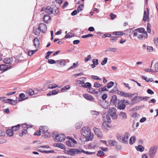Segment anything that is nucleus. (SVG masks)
<instances>
[{"instance_id": "680f3d73", "label": "nucleus", "mask_w": 158, "mask_h": 158, "mask_svg": "<svg viewBox=\"0 0 158 158\" xmlns=\"http://www.w3.org/2000/svg\"><path fill=\"white\" fill-rule=\"evenodd\" d=\"M91 58L90 55H88L86 57L85 59V61L86 62H87L89 60H90Z\"/></svg>"}, {"instance_id": "a18cd8bd", "label": "nucleus", "mask_w": 158, "mask_h": 158, "mask_svg": "<svg viewBox=\"0 0 158 158\" xmlns=\"http://www.w3.org/2000/svg\"><path fill=\"white\" fill-rule=\"evenodd\" d=\"M114 83L113 82L111 81L109 83H108L107 85V87L108 88H111L112 86L113 85Z\"/></svg>"}, {"instance_id": "20e7f679", "label": "nucleus", "mask_w": 158, "mask_h": 158, "mask_svg": "<svg viewBox=\"0 0 158 158\" xmlns=\"http://www.w3.org/2000/svg\"><path fill=\"white\" fill-rule=\"evenodd\" d=\"M67 139H68L66 141V144L69 147H75L77 143V141L73 138L69 136L67 137Z\"/></svg>"}, {"instance_id": "5fc2aeb1", "label": "nucleus", "mask_w": 158, "mask_h": 158, "mask_svg": "<svg viewBox=\"0 0 158 158\" xmlns=\"http://www.w3.org/2000/svg\"><path fill=\"white\" fill-rule=\"evenodd\" d=\"M123 94L122 96L124 97H129L131 96V95L130 94L125 93V92H123Z\"/></svg>"}, {"instance_id": "774afa93", "label": "nucleus", "mask_w": 158, "mask_h": 158, "mask_svg": "<svg viewBox=\"0 0 158 158\" xmlns=\"http://www.w3.org/2000/svg\"><path fill=\"white\" fill-rule=\"evenodd\" d=\"M154 41L155 44L156 45L158 46V38H154Z\"/></svg>"}, {"instance_id": "cd10ccee", "label": "nucleus", "mask_w": 158, "mask_h": 158, "mask_svg": "<svg viewBox=\"0 0 158 158\" xmlns=\"http://www.w3.org/2000/svg\"><path fill=\"white\" fill-rule=\"evenodd\" d=\"M22 126L23 128V129L26 130L27 131V129H28V128L32 127V126L27 124L26 123L22 124Z\"/></svg>"}, {"instance_id": "13d9d810", "label": "nucleus", "mask_w": 158, "mask_h": 158, "mask_svg": "<svg viewBox=\"0 0 158 158\" xmlns=\"http://www.w3.org/2000/svg\"><path fill=\"white\" fill-rule=\"evenodd\" d=\"M151 25L149 23H148L147 25V31L148 32L150 33L151 31L150 29Z\"/></svg>"}, {"instance_id": "aec40b11", "label": "nucleus", "mask_w": 158, "mask_h": 158, "mask_svg": "<svg viewBox=\"0 0 158 158\" xmlns=\"http://www.w3.org/2000/svg\"><path fill=\"white\" fill-rule=\"evenodd\" d=\"M53 145L54 147H57L62 149H64L65 148V145L61 143H55Z\"/></svg>"}, {"instance_id": "9b49d317", "label": "nucleus", "mask_w": 158, "mask_h": 158, "mask_svg": "<svg viewBox=\"0 0 158 158\" xmlns=\"http://www.w3.org/2000/svg\"><path fill=\"white\" fill-rule=\"evenodd\" d=\"M45 12L47 14L50 15L54 13V9L51 7L48 6L44 10Z\"/></svg>"}, {"instance_id": "49530a36", "label": "nucleus", "mask_w": 158, "mask_h": 158, "mask_svg": "<svg viewBox=\"0 0 158 158\" xmlns=\"http://www.w3.org/2000/svg\"><path fill=\"white\" fill-rule=\"evenodd\" d=\"M92 78L93 79L96 80H101V79L99 77L97 76L92 75Z\"/></svg>"}, {"instance_id": "c03bdc74", "label": "nucleus", "mask_w": 158, "mask_h": 158, "mask_svg": "<svg viewBox=\"0 0 158 158\" xmlns=\"http://www.w3.org/2000/svg\"><path fill=\"white\" fill-rule=\"evenodd\" d=\"M93 36V35L92 34H89L87 35H82L81 36V38H86L89 37H92Z\"/></svg>"}, {"instance_id": "a19ab883", "label": "nucleus", "mask_w": 158, "mask_h": 158, "mask_svg": "<svg viewBox=\"0 0 158 158\" xmlns=\"http://www.w3.org/2000/svg\"><path fill=\"white\" fill-rule=\"evenodd\" d=\"M14 102L15 103V101L13 100L12 99H4V102L5 103H9V102Z\"/></svg>"}, {"instance_id": "c85d7f7f", "label": "nucleus", "mask_w": 158, "mask_h": 158, "mask_svg": "<svg viewBox=\"0 0 158 158\" xmlns=\"http://www.w3.org/2000/svg\"><path fill=\"white\" fill-rule=\"evenodd\" d=\"M19 97L20 98H19L18 101H21L23 100H24L26 98H25V95L23 94V93H21L19 94Z\"/></svg>"}, {"instance_id": "e2e57ef3", "label": "nucleus", "mask_w": 158, "mask_h": 158, "mask_svg": "<svg viewBox=\"0 0 158 158\" xmlns=\"http://www.w3.org/2000/svg\"><path fill=\"white\" fill-rule=\"evenodd\" d=\"M48 62L50 64H53L56 63V61L55 60L51 59H49Z\"/></svg>"}, {"instance_id": "ea45409f", "label": "nucleus", "mask_w": 158, "mask_h": 158, "mask_svg": "<svg viewBox=\"0 0 158 158\" xmlns=\"http://www.w3.org/2000/svg\"><path fill=\"white\" fill-rule=\"evenodd\" d=\"M70 88V86L69 85H67L66 86H64V88L61 89V92H64L66 90L69 89Z\"/></svg>"}, {"instance_id": "bf43d9fd", "label": "nucleus", "mask_w": 158, "mask_h": 158, "mask_svg": "<svg viewBox=\"0 0 158 158\" xmlns=\"http://www.w3.org/2000/svg\"><path fill=\"white\" fill-rule=\"evenodd\" d=\"M52 53V52L49 51L46 53V56H45V58L46 59H48L49 58V56L50 54Z\"/></svg>"}, {"instance_id": "8fccbe9b", "label": "nucleus", "mask_w": 158, "mask_h": 158, "mask_svg": "<svg viewBox=\"0 0 158 158\" xmlns=\"http://www.w3.org/2000/svg\"><path fill=\"white\" fill-rule=\"evenodd\" d=\"M27 133V131L26 130L23 129L22 132L19 133V135L20 136H23L24 135L26 134Z\"/></svg>"}, {"instance_id": "f03ea898", "label": "nucleus", "mask_w": 158, "mask_h": 158, "mask_svg": "<svg viewBox=\"0 0 158 158\" xmlns=\"http://www.w3.org/2000/svg\"><path fill=\"white\" fill-rule=\"evenodd\" d=\"M81 132L82 135L86 137L87 140H90L93 139V135L91 133L89 127H83Z\"/></svg>"}, {"instance_id": "39448f33", "label": "nucleus", "mask_w": 158, "mask_h": 158, "mask_svg": "<svg viewBox=\"0 0 158 158\" xmlns=\"http://www.w3.org/2000/svg\"><path fill=\"white\" fill-rule=\"evenodd\" d=\"M158 148L157 146H155L150 148L148 152V155L151 158L154 157Z\"/></svg>"}, {"instance_id": "4468645a", "label": "nucleus", "mask_w": 158, "mask_h": 158, "mask_svg": "<svg viewBox=\"0 0 158 158\" xmlns=\"http://www.w3.org/2000/svg\"><path fill=\"white\" fill-rule=\"evenodd\" d=\"M11 66L8 67L5 64H2L0 65V70L2 71V73L7 71L11 68Z\"/></svg>"}, {"instance_id": "6ab92c4d", "label": "nucleus", "mask_w": 158, "mask_h": 158, "mask_svg": "<svg viewBox=\"0 0 158 158\" xmlns=\"http://www.w3.org/2000/svg\"><path fill=\"white\" fill-rule=\"evenodd\" d=\"M40 44L39 40L37 38H35L33 40V44L35 48L38 49L39 47Z\"/></svg>"}, {"instance_id": "4c0bfd02", "label": "nucleus", "mask_w": 158, "mask_h": 158, "mask_svg": "<svg viewBox=\"0 0 158 158\" xmlns=\"http://www.w3.org/2000/svg\"><path fill=\"white\" fill-rule=\"evenodd\" d=\"M91 85L89 82L84 83L83 87L85 88H90L91 87Z\"/></svg>"}, {"instance_id": "a211bd4d", "label": "nucleus", "mask_w": 158, "mask_h": 158, "mask_svg": "<svg viewBox=\"0 0 158 158\" xmlns=\"http://www.w3.org/2000/svg\"><path fill=\"white\" fill-rule=\"evenodd\" d=\"M99 146V144L97 142H93L90 143L88 146L89 148H94Z\"/></svg>"}, {"instance_id": "4d7b16f0", "label": "nucleus", "mask_w": 158, "mask_h": 158, "mask_svg": "<svg viewBox=\"0 0 158 158\" xmlns=\"http://www.w3.org/2000/svg\"><path fill=\"white\" fill-rule=\"evenodd\" d=\"M73 36V35L72 33H69L65 36V38H70Z\"/></svg>"}, {"instance_id": "b1692460", "label": "nucleus", "mask_w": 158, "mask_h": 158, "mask_svg": "<svg viewBox=\"0 0 158 158\" xmlns=\"http://www.w3.org/2000/svg\"><path fill=\"white\" fill-rule=\"evenodd\" d=\"M6 134L9 136H12L14 135L13 131L11 129L7 130L6 131Z\"/></svg>"}, {"instance_id": "ddd939ff", "label": "nucleus", "mask_w": 158, "mask_h": 158, "mask_svg": "<svg viewBox=\"0 0 158 158\" xmlns=\"http://www.w3.org/2000/svg\"><path fill=\"white\" fill-rule=\"evenodd\" d=\"M40 31L43 32H45L47 30V27L46 25L44 23H41L39 25L38 27Z\"/></svg>"}, {"instance_id": "473e14b6", "label": "nucleus", "mask_w": 158, "mask_h": 158, "mask_svg": "<svg viewBox=\"0 0 158 158\" xmlns=\"http://www.w3.org/2000/svg\"><path fill=\"white\" fill-rule=\"evenodd\" d=\"M38 151L42 153H52L54 152L53 151L51 150V151H42L41 149H40V148H39V147H38Z\"/></svg>"}, {"instance_id": "bb28decb", "label": "nucleus", "mask_w": 158, "mask_h": 158, "mask_svg": "<svg viewBox=\"0 0 158 158\" xmlns=\"http://www.w3.org/2000/svg\"><path fill=\"white\" fill-rule=\"evenodd\" d=\"M153 73H156L158 72V63L155 64L153 66L152 69Z\"/></svg>"}, {"instance_id": "6e6d98bb", "label": "nucleus", "mask_w": 158, "mask_h": 158, "mask_svg": "<svg viewBox=\"0 0 158 158\" xmlns=\"http://www.w3.org/2000/svg\"><path fill=\"white\" fill-rule=\"evenodd\" d=\"M92 62L95 65H98V59H94L92 60Z\"/></svg>"}, {"instance_id": "338daca9", "label": "nucleus", "mask_w": 158, "mask_h": 158, "mask_svg": "<svg viewBox=\"0 0 158 158\" xmlns=\"http://www.w3.org/2000/svg\"><path fill=\"white\" fill-rule=\"evenodd\" d=\"M107 89L105 87H104L103 88H101L99 89V90L100 91H106L107 90Z\"/></svg>"}, {"instance_id": "6e6552de", "label": "nucleus", "mask_w": 158, "mask_h": 158, "mask_svg": "<svg viewBox=\"0 0 158 158\" xmlns=\"http://www.w3.org/2000/svg\"><path fill=\"white\" fill-rule=\"evenodd\" d=\"M117 97L115 95H113L110 100V103L111 105H114L116 106L119 104V100L117 99Z\"/></svg>"}, {"instance_id": "2eb2a0df", "label": "nucleus", "mask_w": 158, "mask_h": 158, "mask_svg": "<svg viewBox=\"0 0 158 158\" xmlns=\"http://www.w3.org/2000/svg\"><path fill=\"white\" fill-rule=\"evenodd\" d=\"M69 155L71 156H74L75 154L78 153L80 151L77 149H69Z\"/></svg>"}, {"instance_id": "c756f323", "label": "nucleus", "mask_w": 158, "mask_h": 158, "mask_svg": "<svg viewBox=\"0 0 158 158\" xmlns=\"http://www.w3.org/2000/svg\"><path fill=\"white\" fill-rule=\"evenodd\" d=\"M109 144L111 146H115L117 145V142L114 140H110L108 141Z\"/></svg>"}, {"instance_id": "5701e85b", "label": "nucleus", "mask_w": 158, "mask_h": 158, "mask_svg": "<svg viewBox=\"0 0 158 158\" xmlns=\"http://www.w3.org/2000/svg\"><path fill=\"white\" fill-rule=\"evenodd\" d=\"M44 21L46 23H48L50 20V17L48 14L44 15L43 17Z\"/></svg>"}, {"instance_id": "864d4df0", "label": "nucleus", "mask_w": 158, "mask_h": 158, "mask_svg": "<svg viewBox=\"0 0 158 158\" xmlns=\"http://www.w3.org/2000/svg\"><path fill=\"white\" fill-rule=\"evenodd\" d=\"M83 9V5H80L78 7L77 10L78 12L81 11Z\"/></svg>"}, {"instance_id": "f704fd0d", "label": "nucleus", "mask_w": 158, "mask_h": 158, "mask_svg": "<svg viewBox=\"0 0 158 158\" xmlns=\"http://www.w3.org/2000/svg\"><path fill=\"white\" fill-rule=\"evenodd\" d=\"M57 87H58V86L55 84H50L48 86V88L49 89H53Z\"/></svg>"}, {"instance_id": "a878e982", "label": "nucleus", "mask_w": 158, "mask_h": 158, "mask_svg": "<svg viewBox=\"0 0 158 158\" xmlns=\"http://www.w3.org/2000/svg\"><path fill=\"white\" fill-rule=\"evenodd\" d=\"M12 61V58H6L4 60V62L6 64H9Z\"/></svg>"}, {"instance_id": "7ed1b4c3", "label": "nucleus", "mask_w": 158, "mask_h": 158, "mask_svg": "<svg viewBox=\"0 0 158 158\" xmlns=\"http://www.w3.org/2000/svg\"><path fill=\"white\" fill-rule=\"evenodd\" d=\"M130 134L127 132H126L124 135L118 134L117 136L118 140L121 142L127 143L128 142V139L130 136Z\"/></svg>"}, {"instance_id": "603ef678", "label": "nucleus", "mask_w": 158, "mask_h": 158, "mask_svg": "<svg viewBox=\"0 0 158 158\" xmlns=\"http://www.w3.org/2000/svg\"><path fill=\"white\" fill-rule=\"evenodd\" d=\"M82 152L88 155H93L95 154L94 152H89L88 151H85L84 150H82Z\"/></svg>"}, {"instance_id": "393cba45", "label": "nucleus", "mask_w": 158, "mask_h": 158, "mask_svg": "<svg viewBox=\"0 0 158 158\" xmlns=\"http://www.w3.org/2000/svg\"><path fill=\"white\" fill-rule=\"evenodd\" d=\"M101 105L102 107L105 109L107 108L109 106V104L106 101H103V102Z\"/></svg>"}, {"instance_id": "423d86ee", "label": "nucleus", "mask_w": 158, "mask_h": 158, "mask_svg": "<svg viewBox=\"0 0 158 158\" xmlns=\"http://www.w3.org/2000/svg\"><path fill=\"white\" fill-rule=\"evenodd\" d=\"M116 110L115 108H111L108 111L109 115L113 119H117L118 116L116 114Z\"/></svg>"}, {"instance_id": "7c9ffc66", "label": "nucleus", "mask_w": 158, "mask_h": 158, "mask_svg": "<svg viewBox=\"0 0 158 158\" xmlns=\"http://www.w3.org/2000/svg\"><path fill=\"white\" fill-rule=\"evenodd\" d=\"M20 126L19 124H18L15 126L12 127V129L13 131H18L19 129Z\"/></svg>"}, {"instance_id": "f3484780", "label": "nucleus", "mask_w": 158, "mask_h": 158, "mask_svg": "<svg viewBox=\"0 0 158 158\" xmlns=\"http://www.w3.org/2000/svg\"><path fill=\"white\" fill-rule=\"evenodd\" d=\"M94 130L98 137L101 138L102 137V134L100 131V130L98 128L95 127L94 128Z\"/></svg>"}, {"instance_id": "f257e3e1", "label": "nucleus", "mask_w": 158, "mask_h": 158, "mask_svg": "<svg viewBox=\"0 0 158 158\" xmlns=\"http://www.w3.org/2000/svg\"><path fill=\"white\" fill-rule=\"evenodd\" d=\"M134 37L139 40L145 39L148 37V34L143 28H139L135 30L133 32Z\"/></svg>"}, {"instance_id": "412c9836", "label": "nucleus", "mask_w": 158, "mask_h": 158, "mask_svg": "<svg viewBox=\"0 0 158 158\" xmlns=\"http://www.w3.org/2000/svg\"><path fill=\"white\" fill-rule=\"evenodd\" d=\"M40 130L41 133H45L48 131V128L46 126H41L40 128Z\"/></svg>"}, {"instance_id": "37998d69", "label": "nucleus", "mask_w": 158, "mask_h": 158, "mask_svg": "<svg viewBox=\"0 0 158 158\" xmlns=\"http://www.w3.org/2000/svg\"><path fill=\"white\" fill-rule=\"evenodd\" d=\"M104 154L105 153L103 151L100 150L99 151L97 154V156H103Z\"/></svg>"}, {"instance_id": "dca6fc26", "label": "nucleus", "mask_w": 158, "mask_h": 158, "mask_svg": "<svg viewBox=\"0 0 158 158\" xmlns=\"http://www.w3.org/2000/svg\"><path fill=\"white\" fill-rule=\"evenodd\" d=\"M83 97L88 100L94 101V98L91 95L88 94H85L83 95Z\"/></svg>"}, {"instance_id": "de8ad7c7", "label": "nucleus", "mask_w": 158, "mask_h": 158, "mask_svg": "<svg viewBox=\"0 0 158 158\" xmlns=\"http://www.w3.org/2000/svg\"><path fill=\"white\" fill-rule=\"evenodd\" d=\"M107 58L106 57L104 58V60L101 62V64L103 65H105L107 62Z\"/></svg>"}, {"instance_id": "052dcab7", "label": "nucleus", "mask_w": 158, "mask_h": 158, "mask_svg": "<svg viewBox=\"0 0 158 158\" xmlns=\"http://www.w3.org/2000/svg\"><path fill=\"white\" fill-rule=\"evenodd\" d=\"M94 86L96 88H99L101 86V85L97 82H95L94 84Z\"/></svg>"}, {"instance_id": "f8f14e48", "label": "nucleus", "mask_w": 158, "mask_h": 158, "mask_svg": "<svg viewBox=\"0 0 158 158\" xmlns=\"http://www.w3.org/2000/svg\"><path fill=\"white\" fill-rule=\"evenodd\" d=\"M109 123L106 121H105L102 123V127L105 130H108V129L110 128V127L109 124Z\"/></svg>"}, {"instance_id": "69168bd1", "label": "nucleus", "mask_w": 158, "mask_h": 158, "mask_svg": "<svg viewBox=\"0 0 158 158\" xmlns=\"http://www.w3.org/2000/svg\"><path fill=\"white\" fill-rule=\"evenodd\" d=\"M144 70L145 72H153V71L152 69H150L148 68H145L144 69Z\"/></svg>"}, {"instance_id": "09e8293b", "label": "nucleus", "mask_w": 158, "mask_h": 158, "mask_svg": "<svg viewBox=\"0 0 158 158\" xmlns=\"http://www.w3.org/2000/svg\"><path fill=\"white\" fill-rule=\"evenodd\" d=\"M126 107L125 105L124 104H123L122 103L119 105L118 106V107L121 110H123Z\"/></svg>"}, {"instance_id": "3c124183", "label": "nucleus", "mask_w": 158, "mask_h": 158, "mask_svg": "<svg viewBox=\"0 0 158 158\" xmlns=\"http://www.w3.org/2000/svg\"><path fill=\"white\" fill-rule=\"evenodd\" d=\"M131 115L132 117L134 118L137 117V116L138 115L135 112H133L131 114Z\"/></svg>"}, {"instance_id": "58836bf2", "label": "nucleus", "mask_w": 158, "mask_h": 158, "mask_svg": "<svg viewBox=\"0 0 158 158\" xmlns=\"http://www.w3.org/2000/svg\"><path fill=\"white\" fill-rule=\"evenodd\" d=\"M113 34L118 36H120L123 35V33L121 31H114L113 32Z\"/></svg>"}, {"instance_id": "9d476101", "label": "nucleus", "mask_w": 158, "mask_h": 158, "mask_svg": "<svg viewBox=\"0 0 158 158\" xmlns=\"http://www.w3.org/2000/svg\"><path fill=\"white\" fill-rule=\"evenodd\" d=\"M147 11L145 10L144 12V15L143 16V20L144 21H148L149 20V10L148 8H147Z\"/></svg>"}, {"instance_id": "79ce46f5", "label": "nucleus", "mask_w": 158, "mask_h": 158, "mask_svg": "<svg viewBox=\"0 0 158 158\" xmlns=\"http://www.w3.org/2000/svg\"><path fill=\"white\" fill-rule=\"evenodd\" d=\"M38 50V49H36V50H31L28 51V55L31 56L35 52H36Z\"/></svg>"}, {"instance_id": "2f4dec72", "label": "nucleus", "mask_w": 158, "mask_h": 158, "mask_svg": "<svg viewBox=\"0 0 158 158\" xmlns=\"http://www.w3.org/2000/svg\"><path fill=\"white\" fill-rule=\"evenodd\" d=\"M137 102V96H135L133 97L131 100V104H133Z\"/></svg>"}, {"instance_id": "72a5a7b5", "label": "nucleus", "mask_w": 158, "mask_h": 158, "mask_svg": "<svg viewBox=\"0 0 158 158\" xmlns=\"http://www.w3.org/2000/svg\"><path fill=\"white\" fill-rule=\"evenodd\" d=\"M135 148L137 150L139 151L140 152H143L144 150V147L142 145H139L138 146H136Z\"/></svg>"}, {"instance_id": "4be33fe9", "label": "nucleus", "mask_w": 158, "mask_h": 158, "mask_svg": "<svg viewBox=\"0 0 158 158\" xmlns=\"http://www.w3.org/2000/svg\"><path fill=\"white\" fill-rule=\"evenodd\" d=\"M119 117L123 120H125L127 118V115L125 112H121L119 114Z\"/></svg>"}, {"instance_id": "c9c22d12", "label": "nucleus", "mask_w": 158, "mask_h": 158, "mask_svg": "<svg viewBox=\"0 0 158 158\" xmlns=\"http://www.w3.org/2000/svg\"><path fill=\"white\" fill-rule=\"evenodd\" d=\"M135 137L134 136H132L131 137L130 139L129 143L131 144H133L135 141Z\"/></svg>"}, {"instance_id": "1a4fd4ad", "label": "nucleus", "mask_w": 158, "mask_h": 158, "mask_svg": "<svg viewBox=\"0 0 158 158\" xmlns=\"http://www.w3.org/2000/svg\"><path fill=\"white\" fill-rule=\"evenodd\" d=\"M80 79V80L76 81V83L79 86L83 87L85 82L86 81V78L82 77Z\"/></svg>"}, {"instance_id": "e433bc0d", "label": "nucleus", "mask_w": 158, "mask_h": 158, "mask_svg": "<svg viewBox=\"0 0 158 158\" xmlns=\"http://www.w3.org/2000/svg\"><path fill=\"white\" fill-rule=\"evenodd\" d=\"M33 31H34V34L35 35H39L41 31H40V29L38 28H37H37L34 29L33 30Z\"/></svg>"}, {"instance_id": "0e129e2a", "label": "nucleus", "mask_w": 158, "mask_h": 158, "mask_svg": "<svg viewBox=\"0 0 158 158\" xmlns=\"http://www.w3.org/2000/svg\"><path fill=\"white\" fill-rule=\"evenodd\" d=\"M60 64L61 65L64 66L66 64V62L64 60H61Z\"/></svg>"}, {"instance_id": "0eeeda50", "label": "nucleus", "mask_w": 158, "mask_h": 158, "mask_svg": "<svg viewBox=\"0 0 158 158\" xmlns=\"http://www.w3.org/2000/svg\"><path fill=\"white\" fill-rule=\"evenodd\" d=\"M65 138V136L64 134H60L56 136L55 140L56 142H62L64 140Z\"/></svg>"}]
</instances>
